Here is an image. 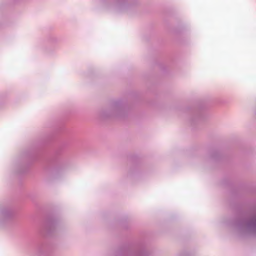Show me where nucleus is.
Here are the masks:
<instances>
[{
  "instance_id": "obj_1",
  "label": "nucleus",
  "mask_w": 256,
  "mask_h": 256,
  "mask_svg": "<svg viewBox=\"0 0 256 256\" xmlns=\"http://www.w3.org/2000/svg\"><path fill=\"white\" fill-rule=\"evenodd\" d=\"M248 226L250 228H256V218L250 220L248 224Z\"/></svg>"
}]
</instances>
